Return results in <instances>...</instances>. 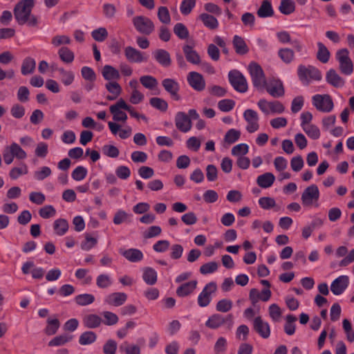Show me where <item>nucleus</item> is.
<instances>
[{
    "label": "nucleus",
    "mask_w": 354,
    "mask_h": 354,
    "mask_svg": "<svg viewBox=\"0 0 354 354\" xmlns=\"http://www.w3.org/2000/svg\"><path fill=\"white\" fill-rule=\"evenodd\" d=\"M35 6V0H21L14 8V16L19 25L28 24L36 26L37 18L32 15V9Z\"/></svg>",
    "instance_id": "f257e3e1"
},
{
    "label": "nucleus",
    "mask_w": 354,
    "mask_h": 354,
    "mask_svg": "<svg viewBox=\"0 0 354 354\" xmlns=\"http://www.w3.org/2000/svg\"><path fill=\"white\" fill-rule=\"evenodd\" d=\"M297 75L299 80L305 86H308L314 81H320L322 78L320 71L311 65H299L297 68Z\"/></svg>",
    "instance_id": "f03ea898"
},
{
    "label": "nucleus",
    "mask_w": 354,
    "mask_h": 354,
    "mask_svg": "<svg viewBox=\"0 0 354 354\" xmlns=\"http://www.w3.org/2000/svg\"><path fill=\"white\" fill-rule=\"evenodd\" d=\"M320 196L317 185L312 184L304 189L301 195L302 205L305 207H318Z\"/></svg>",
    "instance_id": "7ed1b4c3"
},
{
    "label": "nucleus",
    "mask_w": 354,
    "mask_h": 354,
    "mask_svg": "<svg viewBox=\"0 0 354 354\" xmlns=\"http://www.w3.org/2000/svg\"><path fill=\"white\" fill-rule=\"evenodd\" d=\"M234 324L233 316L227 315L223 316L221 314L211 315L205 322V326L211 329H217L225 326L228 330L232 329Z\"/></svg>",
    "instance_id": "20e7f679"
},
{
    "label": "nucleus",
    "mask_w": 354,
    "mask_h": 354,
    "mask_svg": "<svg viewBox=\"0 0 354 354\" xmlns=\"http://www.w3.org/2000/svg\"><path fill=\"white\" fill-rule=\"evenodd\" d=\"M257 106L266 115L281 114L285 111L283 104L277 100L268 101L266 99H260Z\"/></svg>",
    "instance_id": "39448f33"
},
{
    "label": "nucleus",
    "mask_w": 354,
    "mask_h": 354,
    "mask_svg": "<svg viewBox=\"0 0 354 354\" xmlns=\"http://www.w3.org/2000/svg\"><path fill=\"white\" fill-rule=\"evenodd\" d=\"M335 58L339 63V68L342 73L350 75L353 71V64L349 56L347 48L338 50L335 53Z\"/></svg>",
    "instance_id": "423d86ee"
},
{
    "label": "nucleus",
    "mask_w": 354,
    "mask_h": 354,
    "mask_svg": "<svg viewBox=\"0 0 354 354\" xmlns=\"http://www.w3.org/2000/svg\"><path fill=\"white\" fill-rule=\"evenodd\" d=\"M248 70L252 78V82L255 88L263 89L266 86V77L261 66L256 62H251Z\"/></svg>",
    "instance_id": "0eeeda50"
},
{
    "label": "nucleus",
    "mask_w": 354,
    "mask_h": 354,
    "mask_svg": "<svg viewBox=\"0 0 354 354\" xmlns=\"http://www.w3.org/2000/svg\"><path fill=\"white\" fill-rule=\"evenodd\" d=\"M312 104L315 109L323 113H330L334 108L332 97L328 94H316L312 97Z\"/></svg>",
    "instance_id": "6e6552de"
},
{
    "label": "nucleus",
    "mask_w": 354,
    "mask_h": 354,
    "mask_svg": "<svg viewBox=\"0 0 354 354\" xmlns=\"http://www.w3.org/2000/svg\"><path fill=\"white\" fill-rule=\"evenodd\" d=\"M217 290V284L214 281L207 283L198 296L197 303L201 308L207 307L212 301L213 295Z\"/></svg>",
    "instance_id": "1a4fd4ad"
},
{
    "label": "nucleus",
    "mask_w": 354,
    "mask_h": 354,
    "mask_svg": "<svg viewBox=\"0 0 354 354\" xmlns=\"http://www.w3.org/2000/svg\"><path fill=\"white\" fill-rule=\"evenodd\" d=\"M129 109L130 105L122 98L109 107L110 112L113 115V120L115 122H126L128 117L123 110L127 111L129 113Z\"/></svg>",
    "instance_id": "9d476101"
},
{
    "label": "nucleus",
    "mask_w": 354,
    "mask_h": 354,
    "mask_svg": "<svg viewBox=\"0 0 354 354\" xmlns=\"http://www.w3.org/2000/svg\"><path fill=\"white\" fill-rule=\"evenodd\" d=\"M132 22L136 30L143 35H150L155 28L153 22L145 16H136Z\"/></svg>",
    "instance_id": "9b49d317"
},
{
    "label": "nucleus",
    "mask_w": 354,
    "mask_h": 354,
    "mask_svg": "<svg viewBox=\"0 0 354 354\" xmlns=\"http://www.w3.org/2000/svg\"><path fill=\"white\" fill-rule=\"evenodd\" d=\"M229 82L232 87L238 92L245 93L248 90V83L243 75L237 70L229 72Z\"/></svg>",
    "instance_id": "f8f14e48"
},
{
    "label": "nucleus",
    "mask_w": 354,
    "mask_h": 354,
    "mask_svg": "<svg viewBox=\"0 0 354 354\" xmlns=\"http://www.w3.org/2000/svg\"><path fill=\"white\" fill-rule=\"evenodd\" d=\"M243 117L247 124L245 129L249 133H254L259 129V116L258 113L253 109H246L243 114Z\"/></svg>",
    "instance_id": "ddd939ff"
},
{
    "label": "nucleus",
    "mask_w": 354,
    "mask_h": 354,
    "mask_svg": "<svg viewBox=\"0 0 354 354\" xmlns=\"http://www.w3.org/2000/svg\"><path fill=\"white\" fill-rule=\"evenodd\" d=\"M349 285V277L347 275H340L330 283V291L334 295H342Z\"/></svg>",
    "instance_id": "4468645a"
},
{
    "label": "nucleus",
    "mask_w": 354,
    "mask_h": 354,
    "mask_svg": "<svg viewBox=\"0 0 354 354\" xmlns=\"http://www.w3.org/2000/svg\"><path fill=\"white\" fill-rule=\"evenodd\" d=\"M176 127L183 133H187L192 129V122L188 115L185 112L178 111L175 115Z\"/></svg>",
    "instance_id": "2eb2a0df"
},
{
    "label": "nucleus",
    "mask_w": 354,
    "mask_h": 354,
    "mask_svg": "<svg viewBox=\"0 0 354 354\" xmlns=\"http://www.w3.org/2000/svg\"><path fill=\"white\" fill-rule=\"evenodd\" d=\"M253 328L256 333L263 339H268L270 336L271 330L269 323L263 320L260 316L254 319Z\"/></svg>",
    "instance_id": "dca6fc26"
},
{
    "label": "nucleus",
    "mask_w": 354,
    "mask_h": 354,
    "mask_svg": "<svg viewBox=\"0 0 354 354\" xmlns=\"http://www.w3.org/2000/svg\"><path fill=\"white\" fill-rule=\"evenodd\" d=\"M21 271L24 274H31L35 279H41L43 278L45 271L44 268L35 266L33 261H28L23 263Z\"/></svg>",
    "instance_id": "f3484780"
},
{
    "label": "nucleus",
    "mask_w": 354,
    "mask_h": 354,
    "mask_svg": "<svg viewBox=\"0 0 354 354\" xmlns=\"http://www.w3.org/2000/svg\"><path fill=\"white\" fill-rule=\"evenodd\" d=\"M124 55L127 59L131 63L139 64L147 62L148 59L147 56H145L144 53L132 46H127L124 48Z\"/></svg>",
    "instance_id": "a211bd4d"
},
{
    "label": "nucleus",
    "mask_w": 354,
    "mask_h": 354,
    "mask_svg": "<svg viewBox=\"0 0 354 354\" xmlns=\"http://www.w3.org/2000/svg\"><path fill=\"white\" fill-rule=\"evenodd\" d=\"M266 91L268 93L274 97H282L284 93V88L283 82L279 80L273 79L268 84L266 83Z\"/></svg>",
    "instance_id": "6ab92c4d"
},
{
    "label": "nucleus",
    "mask_w": 354,
    "mask_h": 354,
    "mask_svg": "<svg viewBox=\"0 0 354 354\" xmlns=\"http://www.w3.org/2000/svg\"><path fill=\"white\" fill-rule=\"evenodd\" d=\"M189 86L197 91H202L205 88V81L202 75L197 72H190L187 75Z\"/></svg>",
    "instance_id": "aec40b11"
},
{
    "label": "nucleus",
    "mask_w": 354,
    "mask_h": 354,
    "mask_svg": "<svg viewBox=\"0 0 354 354\" xmlns=\"http://www.w3.org/2000/svg\"><path fill=\"white\" fill-rule=\"evenodd\" d=\"M162 85L165 91L170 94L171 97L176 100H180L178 95L180 86L177 81L171 78H166L162 80Z\"/></svg>",
    "instance_id": "412c9836"
},
{
    "label": "nucleus",
    "mask_w": 354,
    "mask_h": 354,
    "mask_svg": "<svg viewBox=\"0 0 354 354\" xmlns=\"http://www.w3.org/2000/svg\"><path fill=\"white\" fill-rule=\"evenodd\" d=\"M108 126L111 133L114 136L118 135L121 139H127L131 135L132 129L129 126L122 129L120 124L113 122H109Z\"/></svg>",
    "instance_id": "4be33fe9"
},
{
    "label": "nucleus",
    "mask_w": 354,
    "mask_h": 354,
    "mask_svg": "<svg viewBox=\"0 0 354 354\" xmlns=\"http://www.w3.org/2000/svg\"><path fill=\"white\" fill-rule=\"evenodd\" d=\"M152 56L155 60L163 67H169L171 64L170 55L166 50H155L152 52Z\"/></svg>",
    "instance_id": "5701e85b"
},
{
    "label": "nucleus",
    "mask_w": 354,
    "mask_h": 354,
    "mask_svg": "<svg viewBox=\"0 0 354 354\" xmlns=\"http://www.w3.org/2000/svg\"><path fill=\"white\" fill-rule=\"evenodd\" d=\"M103 78L109 82L117 81L120 78V73L118 69L111 65H104L102 69Z\"/></svg>",
    "instance_id": "b1692460"
},
{
    "label": "nucleus",
    "mask_w": 354,
    "mask_h": 354,
    "mask_svg": "<svg viewBox=\"0 0 354 354\" xmlns=\"http://www.w3.org/2000/svg\"><path fill=\"white\" fill-rule=\"evenodd\" d=\"M127 299V295L124 292H113L108 295L104 298V302L114 306H122Z\"/></svg>",
    "instance_id": "393cba45"
},
{
    "label": "nucleus",
    "mask_w": 354,
    "mask_h": 354,
    "mask_svg": "<svg viewBox=\"0 0 354 354\" xmlns=\"http://www.w3.org/2000/svg\"><path fill=\"white\" fill-rule=\"evenodd\" d=\"M198 281L192 280L184 283L176 289V295L180 297H185L192 294L196 288Z\"/></svg>",
    "instance_id": "a878e982"
},
{
    "label": "nucleus",
    "mask_w": 354,
    "mask_h": 354,
    "mask_svg": "<svg viewBox=\"0 0 354 354\" xmlns=\"http://www.w3.org/2000/svg\"><path fill=\"white\" fill-rule=\"evenodd\" d=\"M275 179L272 173L266 172L257 178V184L262 189H268L272 186Z\"/></svg>",
    "instance_id": "bb28decb"
},
{
    "label": "nucleus",
    "mask_w": 354,
    "mask_h": 354,
    "mask_svg": "<svg viewBox=\"0 0 354 354\" xmlns=\"http://www.w3.org/2000/svg\"><path fill=\"white\" fill-rule=\"evenodd\" d=\"M232 45L238 55H243L249 52V48L245 39L239 35H236L233 37Z\"/></svg>",
    "instance_id": "cd10ccee"
},
{
    "label": "nucleus",
    "mask_w": 354,
    "mask_h": 354,
    "mask_svg": "<svg viewBox=\"0 0 354 354\" xmlns=\"http://www.w3.org/2000/svg\"><path fill=\"white\" fill-rule=\"evenodd\" d=\"M106 89L111 94L106 97L108 100H116L122 93V87L117 81L109 82L105 84Z\"/></svg>",
    "instance_id": "c85d7f7f"
},
{
    "label": "nucleus",
    "mask_w": 354,
    "mask_h": 354,
    "mask_svg": "<svg viewBox=\"0 0 354 354\" xmlns=\"http://www.w3.org/2000/svg\"><path fill=\"white\" fill-rule=\"evenodd\" d=\"M120 252L125 259L131 262L140 261L144 257L142 251L136 248L120 250Z\"/></svg>",
    "instance_id": "c756f323"
},
{
    "label": "nucleus",
    "mask_w": 354,
    "mask_h": 354,
    "mask_svg": "<svg viewBox=\"0 0 354 354\" xmlns=\"http://www.w3.org/2000/svg\"><path fill=\"white\" fill-rule=\"evenodd\" d=\"M326 80L328 84L337 88L342 87L345 84L344 80L334 69H330L327 72Z\"/></svg>",
    "instance_id": "7c9ffc66"
},
{
    "label": "nucleus",
    "mask_w": 354,
    "mask_h": 354,
    "mask_svg": "<svg viewBox=\"0 0 354 354\" xmlns=\"http://www.w3.org/2000/svg\"><path fill=\"white\" fill-rule=\"evenodd\" d=\"M142 279L149 286H153L156 283L158 280V273L155 269L151 267H145L142 270Z\"/></svg>",
    "instance_id": "2f4dec72"
},
{
    "label": "nucleus",
    "mask_w": 354,
    "mask_h": 354,
    "mask_svg": "<svg viewBox=\"0 0 354 354\" xmlns=\"http://www.w3.org/2000/svg\"><path fill=\"white\" fill-rule=\"evenodd\" d=\"M102 323L101 317L96 314H88L84 317L83 324L87 328H95Z\"/></svg>",
    "instance_id": "473e14b6"
},
{
    "label": "nucleus",
    "mask_w": 354,
    "mask_h": 354,
    "mask_svg": "<svg viewBox=\"0 0 354 354\" xmlns=\"http://www.w3.org/2000/svg\"><path fill=\"white\" fill-rule=\"evenodd\" d=\"M183 50L187 62L193 64H199L201 63L200 55L192 46L185 45Z\"/></svg>",
    "instance_id": "72a5a7b5"
},
{
    "label": "nucleus",
    "mask_w": 354,
    "mask_h": 354,
    "mask_svg": "<svg viewBox=\"0 0 354 354\" xmlns=\"http://www.w3.org/2000/svg\"><path fill=\"white\" fill-rule=\"evenodd\" d=\"M60 60L66 64H71L75 59V54L68 47L62 46L57 51Z\"/></svg>",
    "instance_id": "f704fd0d"
},
{
    "label": "nucleus",
    "mask_w": 354,
    "mask_h": 354,
    "mask_svg": "<svg viewBox=\"0 0 354 354\" xmlns=\"http://www.w3.org/2000/svg\"><path fill=\"white\" fill-rule=\"evenodd\" d=\"M68 223L65 218H57L53 223V230L57 236H64L68 232Z\"/></svg>",
    "instance_id": "c9c22d12"
},
{
    "label": "nucleus",
    "mask_w": 354,
    "mask_h": 354,
    "mask_svg": "<svg viewBox=\"0 0 354 354\" xmlns=\"http://www.w3.org/2000/svg\"><path fill=\"white\" fill-rule=\"evenodd\" d=\"M257 15L261 18L272 17L274 15V10L270 1L268 0L263 1L261 6L257 10Z\"/></svg>",
    "instance_id": "e433bc0d"
},
{
    "label": "nucleus",
    "mask_w": 354,
    "mask_h": 354,
    "mask_svg": "<svg viewBox=\"0 0 354 354\" xmlns=\"http://www.w3.org/2000/svg\"><path fill=\"white\" fill-rule=\"evenodd\" d=\"M73 338V336L70 334L64 333L59 335L55 337H53L48 342L49 346H64L68 342H71Z\"/></svg>",
    "instance_id": "4c0bfd02"
},
{
    "label": "nucleus",
    "mask_w": 354,
    "mask_h": 354,
    "mask_svg": "<svg viewBox=\"0 0 354 354\" xmlns=\"http://www.w3.org/2000/svg\"><path fill=\"white\" fill-rule=\"evenodd\" d=\"M60 75V80L64 86L72 84L75 80V74L72 71L66 70L61 67L57 69Z\"/></svg>",
    "instance_id": "58836bf2"
},
{
    "label": "nucleus",
    "mask_w": 354,
    "mask_h": 354,
    "mask_svg": "<svg viewBox=\"0 0 354 354\" xmlns=\"http://www.w3.org/2000/svg\"><path fill=\"white\" fill-rule=\"evenodd\" d=\"M36 67L35 60L30 57H26L22 62L21 72L24 75H28L34 73Z\"/></svg>",
    "instance_id": "ea45409f"
},
{
    "label": "nucleus",
    "mask_w": 354,
    "mask_h": 354,
    "mask_svg": "<svg viewBox=\"0 0 354 354\" xmlns=\"http://www.w3.org/2000/svg\"><path fill=\"white\" fill-rule=\"evenodd\" d=\"M47 325L44 332L47 335H55L59 328L60 322L57 317H50L46 321Z\"/></svg>",
    "instance_id": "a19ab883"
},
{
    "label": "nucleus",
    "mask_w": 354,
    "mask_h": 354,
    "mask_svg": "<svg viewBox=\"0 0 354 354\" xmlns=\"http://www.w3.org/2000/svg\"><path fill=\"white\" fill-rule=\"evenodd\" d=\"M278 56L286 64H290L295 58V52L290 48H282L278 50Z\"/></svg>",
    "instance_id": "79ce46f5"
},
{
    "label": "nucleus",
    "mask_w": 354,
    "mask_h": 354,
    "mask_svg": "<svg viewBox=\"0 0 354 354\" xmlns=\"http://www.w3.org/2000/svg\"><path fill=\"white\" fill-rule=\"evenodd\" d=\"M199 19L202 21L204 26L209 29H216L218 27V21L217 19L212 15L207 13H202L199 15Z\"/></svg>",
    "instance_id": "37998d69"
},
{
    "label": "nucleus",
    "mask_w": 354,
    "mask_h": 354,
    "mask_svg": "<svg viewBox=\"0 0 354 354\" xmlns=\"http://www.w3.org/2000/svg\"><path fill=\"white\" fill-rule=\"evenodd\" d=\"M318 50L317 53V59L323 64L328 62L330 53L326 46L322 42H317Z\"/></svg>",
    "instance_id": "c03bdc74"
},
{
    "label": "nucleus",
    "mask_w": 354,
    "mask_h": 354,
    "mask_svg": "<svg viewBox=\"0 0 354 354\" xmlns=\"http://www.w3.org/2000/svg\"><path fill=\"white\" fill-rule=\"evenodd\" d=\"M258 203L261 208L265 210L275 208V210L277 211L279 209L277 207L275 199L270 196H263L259 198Z\"/></svg>",
    "instance_id": "a18cd8bd"
},
{
    "label": "nucleus",
    "mask_w": 354,
    "mask_h": 354,
    "mask_svg": "<svg viewBox=\"0 0 354 354\" xmlns=\"http://www.w3.org/2000/svg\"><path fill=\"white\" fill-rule=\"evenodd\" d=\"M7 148L12 153L14 157L17 159L24 160L27 157L26 152L17 142H13Z\"/></svg>",
    "instance_id": "49530a36"
},
{
    "label": "nucleus",
    "mask_w": 354,
    "mask_h": 354,
    "mask_svg": "<svg viewBox=\"0 0 354 354\" xmlns=\"http://www.w3.org/2000/svg\"><path fill=\"white\" fill-rule=\"evenodd\" d=\"M279 10L283 15H290L295 10V3L293 0H281Z\"/></svg>",
    "instance_id": "de8ad7c7"
},
{
    "label": "nucleus",
    "mask_w": 354,
    "mask_h": 354,
    "mask_svg": "<svg viewBox=\"0 0 354 354\" xmlns=\"http://www.w3.org/2000/svg\"><path fill=\"white\" fill-rule=\"evenodd\" d=\"M141 84L146 88L153 90L156 88L158 82V80L151 75H143L140 77Z\"/></svg>",
    "instance_id": "09e8293b"
},
{
    "label": "nucleus",
    "mask_w": 354,
    "mask_h": 354,
    "mask_svg": "<svg viewBox=\"0 0 354 354\" xmlns=\"http://www.w3.org/2000/svg\"><path fill=\"white\" fill-rule=\"evenodd\" d=\"M113 283V279L108 274H101L96 278V285L100 288H107Z\"/></svg>",
    "instance_id": "8fccbe9b"
},
{
    "label": "nucleus",
    "mask_w": 354,
    "mask_h": 354,
    "mask_svg": "<svg viewBox=\"0 0 354 354\" xmlns=\"http://www.w3.org/2000/svg\"><path fill=\"white\" fill-rule=\"evenodd\" d=\"M297 321V317L292 315H288L286 317V324L284 325V330L288 335H292L295 332V322Z\"/></svg>",
    "instance_id": "3c124183"
},
{
    "label": "nucleus",
    "mask_w": 354,
    "mask_h": 354,
    "mask_svg": "<svg viewBox=\"0 0 354 354\" xmlns=\"http://www.w3.org/2000/svg\"><path fill=\"white\" fill-rule=\"evenodd\" d=\"M28 172V167L26 164L21 165L20 167H15L11 169L9 176L12 180H17L22 175H26Z\"/></svg>",
    "instance_id": "603ef678"
},
{
    "label": "nucleus",
    "mask_w": 354,
    "mask_h": 354,
    "mask_svg": "<svg viewBox=\"0 0 354 354\" xmlns=\"http://www.w3.org/2000/svg\"><path fill=\"white\" fill-rule=\"evenodd\" d=\"M71 43V37L66 35H56L51 39V44L54 47L68 45Z\"/></svg>",
    "instance_id": "864d4df0"
},
{
    "label": "nucleus",
    "mask_w": 354,
    "mask_h": 354,
    "mask_svg": "<svg viewBox=\"0 0 354 354\" xmlns=\"http://www.w3.org/2000/svg\"><path fill=\"white\" fill-rule=\"evenodd\" d=\"M342 328L345 333L347 341L351 343L354 342V330L353 328L351 322L348 319H343Z\"/></svg>",
    "instance_id": "5fc2aeb1"
},
{
    "label": "nucleus",
    "mask_w": 354,
    "mask_h": 354,
    "mask_svg": "<svg viewBox=\"0 0 354 354\" xmlns=\"http://www.w3.org/2000/svg\"><path fill=\"white\" fill-rule=\"evenodd\" d=\"M97 336L93 331L83 333L79 338V343L81 345H89L95 342Z\"/></svg>",
    "instance_id": "6e6d98bb"
},
{
    "label": "nucleus",
    "mask_w": 354,
    "mask_h": 354,
    "mask_svg": "<svg viewBox=\"0 0 354 354\" xmlns=\"http://www.w3.org/2000/svg\"><path fill=\"white\" fill-rule=\"evenodd\" d=\"M218 268V263L217 262L209 261L200 267V272L204 275L210 274L217 271Z\"/></svg>",
    "instance_id": "4d7b16f0"
},
{
    "label": "nucleus",
    "mask_w": 354,
    "mask_h": 354,
    "mask_svg": "<svg viewBox=\"0 0 354 354\" xmlns=\"http://www.w3.org/2000/svg\"><path fill=\"white\" fill-rule=\"evenodd\" d=\"M97 243V239L88 234H85V239L81 243V248L84 251H89L93 248Z\"/></svg>",
    "instance_id": "13d9d810"
},
{
    "label": "nucleus",
    "mask_w": 354,
    "mask_h": 354,
    "mask_svg": "<svg viewBox=\"0 0 354 354\" xmlns=\"http://www.w3.org/2000/svg\"><path fill=\"white\" fill-rule=\"evenodd\" d=\"M75 301L80 306H87L95 301V297L91 294H80L75 297Z\"/></svg>",
    "instance_id": "bf43d9fd"
},
{
    "label": "nucleus",
    "mask_w": 354,
    "mask_h": 354,
    "mask_svg": "<svg viewBox=\"0 0 354 354\" xmlns=\"http://www.w3.org/2000/svg\"><path fill=\"white\" fill-rule=\"evenodd\" d=\"M88 173V170L84 166H77L71 174L72 178L75 181L83 180Z\"/></svg>",
    "instance_id": "052dcab7"
},
{
    "label": "nucleus",
    "mask_w": 354,
    "mask_h": 354,
    "mask_svg": "<svg viewBox=\"0 0 354 354\" xmlns=\"http://www.w3.org/2000/svg\"><path fill=\"white\" fill-rule=\"evenodd\" d=\"M307 136L313 140H317L320 137L319 129L315 124H310L302 128Z\"/></svg>",
    "instance_id": "680f3d73"
},
{
    "label": "nucleus",
    "mask_w": 354,
    "mask_h": 354,
    "mask_svg": "<svg viewBox=\"0 0 354 354\" xmlns=\"http://www.w3.org/2000/svg\"><path fill=\"white\" fill-rule=\"evenodd\" d=\"M56 213L55 208L51 205H45L39 210V215L44 219L55 216Z\"/></svg>",
    "instance_id": "e2e57ef3"
},
{
    "label": "nucleus",
    "mask_w": 354,
    "mask_h": 354,
    "mask_svg": "<svg viewBox=\"0 0 354 354\" xmlns=\"http://www.w3.org/2000/svg\"><path fill=\"white\" fill-rule=\"evenodd\" d=\"M269 315L272 321L274 322H278L282 315V312L279 306L276 304H272L269 306L268 308Z\"/></svg>",
    "instance_id": "0e129e2a"
},
{
    "label": "nucleus",
    "mask_w": 354,
    "mask_h": 354,
    "mask_svg": "<svg viewBox=\"0 0 354 354\" xmlns=\"http://www.w3.org/2000/svg\"><path fill=\"white\" fill-rule=\"evenodd\" d=\"M233 306V303L228 299H223L219 300L216 305V310L221 313H227Z\"/></svg>",
    "instance_id": "69168bd1"
},
{
    "label": "nucleus",
    "mask_w": 354,
    "mask_h": 354,
    "mask_svg": "<svg viewBox=\"0 0 354 354\" xmlns=\"http://www.w3.org/2000/svg\"><path fill=\"white\" fill-rule=\"evenodd\" d=\"M174 32L181 39H187L189 36V31L187 27L182 23H177L174 26Z\"/></svg>",
    "instance_id": "338daca9"
},
{
    "label": "nucleus",
    "mask_w": 354,
    "mask_h": 354,
    "mask_svg": "<svg viewBox=\"0 0 354 354\" xmlns=\"http://www.w3.org/2000/svg\"><path fill=\"white\" fill-rule=\"evenodd\" d=\"M108 32L105 28L100 27L91 32L92 37L98 42L104 41L108 37Z\"/></svg>",
    "instance_id": "774afa93"
}]
</instances>
